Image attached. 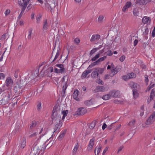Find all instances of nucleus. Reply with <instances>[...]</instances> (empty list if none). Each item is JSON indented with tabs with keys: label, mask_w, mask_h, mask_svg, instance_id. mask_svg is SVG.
I'll return each mask as SVG.
<instances>
[{
	"label": "nucleus",
	"mask_w": 155,
	"mask_h": 155,
	"mask_svg": "<svg viewBox=\"0 0 155 155\" xmlns=\"http://www.w3.org/2000/svg\"><path fill=\"white\" fill-rule=\"evenodd\" d=\"M30 1V0H18V3L21 8V13L18 18V19L21 18Z\"/></svg>",
	"instance_id": "f257e3e1"
},
{
	"label": "nucleus",
	"mask_w": 155,
	"mask_h": 155,
	"mask_svg": "<svg viewBox=\"0 0 155 155\" xmlns=\"http://www.w3.org/2000/svg\"><path fill=\"white\" fill-rule=\"evenodd\" d=\"M22 87V84L20 82L14 87V91L15 95H19L21 94L22 90H21V89Z\"/></svg>",
	"instance_id": "f03ea898"
},
{
	"label": "nucleus",
	"mask_w": 155,
	"mask_h": 155,
	"mask_svg": "<svg viewBox=\"0 0 155 155\" xmlns=\"http://www.w3.org/2000/svg\"><path fill=\"white\" fill-rule=\"evenodd\" d=\"M34 145H35L33 147L38 152H39V153L41 151L44 150L45 149V146L44 145V143L38 142L36 144H35V143Z\"/></svg>",
	"instance_id": "7ed1b4c3"
},
{
	"label": "nucleus",
	"mask_w": 155,
	"mask_h": 155,
	"mask_svg": "<svg viewBox=\"0 0 155 155\" xmlns=\"http://www.w3.org/2000/svg\"><path fill=\"white\" fill-rule=\"evenodd\" d=\"M58 107V105H56L53 107L51 117L52 119L53 120H56L59 117V116L57 114Z\"/></svg>",
	"instance_id": "20e7f679"
},
{
	"label": "nucleus",
	"mask_w": 155,
	"mask_h": 155,
	"mask_svg": "<svg viewBox=\"0 0 155 155\" xmlns=\"http://www.w3.org/2000/svg\"><path fill=\"white\" fill-rule=\"evenodd\" d=\"M155 120V112L153 113L148 119L147 120L145 123L147 125L152 124Z\"/></svg>",
	"instance_id": "39448f33"
},
{
	"label": "nucleus",
	"mask_w": 155,
	"mask_h": 155,
	"mask_svg": "<svg viewBox=\"0 0 155 155\" xmlns=\"http://www.w3.org/2000/svg\"><path fill=\"white\" fill-rule=\"evenodd\" d=\"M87 112V110L84 107L78 108L75 112V114L78 115H82Z\"/></svg>",
	"instance_id": "423d86ee"
},
{
	"label": "nucleus",
	"mask_w": 155,
	"mask_h": 155,
	"mask_svg": "<svg viewBox=\"0 0 155 155\" xmlns=\"http://www.w3.org/2000/svg\"><path fill=\"white\" fill-rule=\"evenodd\" d=\"M111 96L114 97H118L120 96V91L113 90L110 91Z\"/></svg>",
	"instance_id": "0eeeda50"
},
{
	"label": "nucleus",
	"mask_w": 155,
	"mask_h": 155,
	"mask_svg": "<svg viewBox=\"0 0 155 155\" xmlns=\"http://www.w3.org/2000/svg\"><path fill=\"white\" fill-rule=\"evenodd\" d=\"M53 71V68L52 67H50L48 68L45 71V76L51 77L52 76L51 72Z\"/></svg>",
	"instance_id": "6e6552de"
},
{
	"label": "nucleus",
	"mask_w": 155,
	"mask_h": 155,
	"mask_svg": "<svg viewBox=\"0 0 155 155\" xmlns=\"http://www.w3.org/2000/svg\"><path fill=\"white\" fill-rule=\"evenodd\" d=\"M105 90V87L103 86H97L96 88L92 90L93 93H96L99 92L104 91Z\"/></svg>",
	"instance_id": "1a4fd4ad"
},
{
	"label": "nucleus",
	"mask_w": 155,
	"mask_h": 155,
	"mask_svg": "<svg viewBox=\"0 0 155 155\" xmlns=\"http://www.w3.org/2000/svg\"><path fill=\"white\" fill-rule=\"evenodd\" d=\"M136 77V75L133 72L129 73L127 75L123 76V79L125 80L130 78H135Z\"/></svg>",
	"instance_id": "9d476101"
},
{
	"label": "nucleus",
	"mask_w": 155,
	"mask_h": 155,
	"mask_svg": "<svg viewBox=\"0 0 155 155\" xmlns=\"http://www.w3.org/2000/svg\"><path fill=\"white\" fill-rule=\"evenodd\" d=\"M120 67V65H118L116 66L114 68L111 69V71L113 74L111 76H114V75L117 74L119 71H120L121 69Z\"/></svg>",
	"instance_id": "9b49d317"
},
{
	"label": "nucleus",
	"mask_w": 155,
	"mask_h": 155,
	"mask_svg": "<svg viewBox=\"0 0 155 155\" xmlns=\"http://www.w3.org/2000/svg\"><path fill=\"white\" fill-rule=\"evenodd\" d=\"M100 38V36L98 34L93 35L90 39V41L91 42L97 41Z\"/></svg>",
	"instance_id": "f8f14e48"
},
{
	"label": "nucleus",
	"mask_w": 155,
	"mask_h": 155,
	"mask_svg": "<svg viewBox=\"0 0 155 155\" xmlns=\"http://www.w3.org/2000/svg\"><path fill=\"white\" fill-rule=\"evenodd\" d=\"M155 90L154 89H153L151 91L150 93V99H148L147 101V103L149 104L151 101L153 100V98L155 96Z\"/></svg>",
	"instance_id": "ddd939ff"
},
{
	"label": "nucleus",
	"mask_w": 155,
	"mask_h": 155,
	"mask_svg": "<svg viewBox=\"0 0 155 155\" xmlns=\"http://www.w3.org/2000/svg\"><path fill=\"white\" fill-rule=\"evenodd\" d=\"M13 80L10 77L7 78L5 81L6 85L8 87H11L13 84Z\"/></svg>",
	"instance_id": "4468645a"
},
{
	"label": "nucleus",
	"mask_w": 155,
	"mask_h": 155,
	"mask_svg": "<svg viewBox=\"0 0 155 155\" xmlns=\"http://www.w3.org/2000/svg\"><path fill=\"white\" fill-rule=\"evenodd\" d=\"M94 138L91 139L89 142L87 150L88 151L91 150L93 147L94 144Z\"/></svg>",
	"instance_id": "2eb2a0df"
},
{
	"label": "nucleus",
	"mask_w": 155,
	"mask_h": 155,
	"mask_svg": "<svg viewBox=\"0 0 155 155\" xmlns=\"http://www.w3.org/2000/svg\"><path fill=\"white\" fill-rule=\"evenodd\" d=\"M20 144L21 147L22 148H24L25 147L26 145V141L25 137H23L21 138Z\"/></svg>",
	"instance_id": "dca6fc26"
},
{
	"label": "nucleus",
	"mask_w": 155,
	"mask_h": 155,
	"mask_svg": "<svg viewBox=\"0 0 155 155\" xmlns=\"http://www.w3.org/2000/svg\"><path fill=\"white\" fill-rule=\"evenodd\" d=\"M132 5L131 2H126L125 5L123 7L122 11L123 12H125L127 9L130 8Z\"/></svg>",
	"instance_id": "f3484780"
},
{
	"label": "nucleus",
	"mask_w": 155,
	"mask_h": 155,
	"mask_svg": "<svg viewBox=\"0 0 155 155\" xmlns=\"http://www.w3.org/2000/svg\"><path fill=\"white\" fill-rule=\"evenodd\" d=\"M79 93V91L78 90H76L74 91L73 94V98L78 101H80V98L78 97Z\"/></svg>",
	"instance_id": "a211bd4d"
},
{
	"label": "nucleus",
	"mask_w": 155,
	"mask_h": 155,
	"mask_svg": "<svg viewBox=\"0 0 155 155\" xmlns=\"http://www.w3.org/2000/svg\"><path fill=\"white\" fill-rule=\"evenodd\" d=\"M150 1L151 0H137L136 3H139L140 5H144L146 4Z\"/></svg>",
	"instance_id": "6ab92c4d"
},
{
	"label": "nucleus",
	"mask_w": 155,
	"mask_h": 155,
	"mask_svg": "<svg viewBox=\"0 0 155 155\" xmlns=\"http://www.w3.org/2000/svg\"><path fill=\"white\" fill-rule=\"evenodd\" d=\"M39 153V152H38L33 147H32L31 152L29 155H38Z\"/></svg>",
	"instance_id": "aec40b11"
},
{
	"label": "nucleus",
	"mask_w": 155,
	"mask_h": 155,
	"mask_svg": "<svg viewBox=\"0 0 155 155\" xmlns=\"http://www.w3.org/2000/svg\"><path fill=\"white\" fill-rule=\"evenodd\" d=\"M150 18L147 16H145L142 18V22L144 24L148 23V22L150 23Z\"/></svg>",
	"instance_id": "412c9836"
},
{
	"label": "nucleus",
	"mask_w": 155,
	"mask_h": 155,
	"mask_svg": "<svg viewBox=\"0 0 155 155\" xmlns=\"http://www.w3.org/2000/svg\"><path fill=\"white\" fill-rule=\"evenodd\" d=\"M37 124V123L35 121H32L31 124H30V130L32 131L36 127Z\"/></svg>",
	"instance_id": "4be33fe9"
},
{
	"label": "nucleus",
	"mask_w": 155,
	"mask_h": 155,
	"mask_svg": "<svg viewBox=\"0 0 155 155\" xmlns=\"http://www.w3.org/2000/svg\"><path fill=\"white\" fill-rule=\"evenodd\" d=\"M129 85L131 88H133V89H136L138 85L137 84L133 81L130 82Z\"/></svg>",
	"instance_id": "5701e85b"
},
{
	"label": "nucleus",
	"mask_w": 155,
	"mask_h": 155,
	"mask_svg": "<svg viewBox=\"0 0 155 155\" xmlns=\"http://www.w3.org/2000/svg\"><path fill=\"white\" fill-rule=\"evenodd\" d=\"M48 24L47 19L43 21V31H46L48 29Z\"/></svg>",
	"instance_id": "b1692460"
},
{
	"label": "nucleus",
	"mask_w": 155,
	"mask_h": 155,
	"mask_svg": "<svg viewBox=\"0 0 155 155\" xmlns=\"http://www.w3.org/2000/svg\"><path fill=\"white\" fill-rule=\"evenodd\" d=\"M98 72L95 70L93 71L91 73V76L93 78H98Z\"/></svg>",
	"instance_id": "393cba45"
},
{
	"label": "nucleus",
	"mask_w": 155,
	"mask_h": 155,
	"mask_svg": "<svg viewBox=\"0 0 155 155\" xmlns=\"http://www.w3.org/2000/svg\"><path fill=\"white\" fill-rule=\"evenodd\" d=\"M153 83L152 82H151L149 85L147 89L146 90V91H149L150 90L155 86V84L153 83Z\"/></svg>",
	"instance_id": "a878e982"
},
{
	"label": "nucleus",
	"mask_w": 155,
	"mask_h": 155,
	"mask_svg": "<svg viewBox=\"0 0 155 155\" xmlns=\"http://www.w3.org/2000/svg\"><path fill=\"white\" fill-rule=\"evenodd\" d=\"M79 146L78 145V143H77L75 145L73 150L72 153L73 154L75 155L77 153V150Z\"/></svg>",
	"instance_id": "bb28decb"
},
{
	"label": "nucleus",
	"mask_w": 155,
	"mask_h": 155,
	"mask_svg": "<svg viewBox=\"0 0 155 155\" xmlns=\"http://www.w3.org/2000/svg\"><path fill=\"white\" fill-rule=\"evenodd\" d=\"M101 145H99V146H97L95 148V150H94V153H95V155H96V150H97V155H98V154L100 152V150H101Z\"/></svg>",
	"instance_id": "cd10ccee"
},
{
	"label": "nucleus",
	"mask_w": 155,
	"mask_h": 155,
	"mask_svg": "<svg viewBox=\"0 0 155 155\" xmlns=\"http://www.w3.org/2000/svg\"><path fill=\"white\" fill-rule=\"evenodd\" d=\"M135 123V119H133L127 125L130 127H133Z\"/></svg>",
	"instance_id": "c85d7f7f"
},
{
	"label": "nucleus",
	"mask_w": 155,
	"mask_h": 155,
	"mask_svg": "<svg viewBox=\"0 0 155 155\" xmlns=\"http://www.w3.org/2000/svg\"><path fill=\"white\" fill-rule=\"evenodd\" d=\"M111 95L110 93H109V94H105L102 97V98L105 100H107L109 99Z\"/></svg>",
	"instance_id": "c756f323"
},
{
	"label": "nucleus",
	"mask_w": 155,
	"mask_h": 155,
	"mask_svg": "<svg viewBox=\"0 0 155 155\" xmlns=\"http://www.w3.org/2000/svg\"><path fill=\"white\" fill-rule=\"evenodd\" d=\"M95 70L97 71L98 73V74H102L104 71V69L103 68H95L94 69Z\"/></svg>",
	"instance_id": "7c9ffc66"
},
{
	"label": "nucleus",
	"mask_w": 155,
	"mask_h": 155,
	"mask_svg": "<svg viewBox=\"0 0 155 155\" xmlns=\"http://www.w3.org/2000/svg\"><path fill=\"white\" fill-rule=\"evenodd\" d=\"M68 110H64L62 111L61 113L63 115L62 119L64 120L65 117L68 114Z\"/></svg>",
	"instance_id": "2f4dec72"
},
{
	"label": "nucleus",
	"mask_w": 155,
	"mask_h": 155,
	"mask_svg": "<svg viewBox=\"0 0 155 155\" xmlns=\"http://www.w3.org/2000/svg\"><path fill=\"white\" fill-rule=\"evenodd\" d=\"M66 132V130H64L63 132H62L60 134V135L58 137V139L59 140L61 138H63L65 135Z\"/></svg>",
	"instance_id": "473e14b6"
},
{
	"label": "nucleus",
	"mask_w": 155,
	"mask_h": 155,
	"mask_svg": "<svg viewBox=\"0 0 155 155\" xmlns=\"http://www.w3.org/2000/svg\"><path fill=\"white\" fill-rule=\"evenodd\" d=\"M133 94L134 97L136 98L138 97L139 95L138 91L136 89L133 90Z\"/></svg>",
	"instance_id": "72a5a7b5"
},
{
	"label": "nucleus",
	"mask_w": 155,
	"mask_h": 155,
	"mask_svg": "<svg viewBox=\"0 0 155 155\" xmlns=\"http://www.w3.org/2000/svg\"><path fill=\"white\" fill-rule=\"evenodd\" d=\"M20 130V127L19 125L16 126L15 129L12 132V134H15L16 133L18 132Z\"/></svg>",
	"instance_id": "f704fd0d"
},
{
	"label": "nucleus",
	"mask_w": 155,
	"mask_h": 155,
	"mask_svg": "<svg viewBox=\"0 0 155 155\" xmlns=\"http://www.w3.org/2000/svg\"><path fill=\"white\" fill-rule=\"evenodd\" d=\"M96 121L95 120L93 121L91 124L89 126L90 128L91 129H93L95 126L96 124Z\"/></svg>",
	"instance_id": "c9c22d12"
},
{
	"label": "nucleus",
	"mask_w": 155,
	"mask_h": 155,
	"mask_svg": "<svg viewBox=\"0 0 155 155\" xmlns=\"http://www.w3.org/2000/svg\"><path fill=\"white\" fill-rule=\"evenodd\" d=\"M60 52L59 51V50H58L57 51L56 53V55L54 58V60H53L52 62H53L54 61L56 60V59L58 58L60 54Z\"/></svg>",
	"instance_id": "e433bc0d"
},
{
	"label": "nucleus",
	"mask_w": 155,
	"mask_h": 155,
	"mask_svg": "<svg viewBox=\"0 0 155 155\" xmlns=\"http://www.w3.org/2000/svg\"><path fill=\"white\" fill-rule=\"evenodd\" d=\"M104 17L103 15H100L98 17V21L99 23H101L103 21Z\"/></svg>",
	"instance_id": "4c0bfd02"
},
{
	"label": "nucleus",
	"mask_w": 155,
	"mask_h": 155,
	"mask_svg": "<svg viewBox=\"0 0 155 155\" xmlns=\"http://www.w3.org/2000/svg\"><path fill=\"white\" fill-rule=\"evenodd\" d=\"M67 86H68L67 85V83H65L64 85L63 86L62 94V93H63L64 94L66 89L67 87Z\"/></svg>",
	"instance_id": "58836bf2"
},
{
	"label": "nucleus",
	"mask_w": 155,
	"mask_h": 155,
	"mask_svg": "<svg viewBox=\"0 0 155 155\" xmlns=\"http://www.w3.org/2000/svg\"><path fill=\"white\" fill-rule=\"evenodd\" d=\"M100 55V54H97L95 55V56L93 58L91 59V60L93 61H95L99 57Z\"/></svg>",
	"instance_id": "ea45409f"
},
{
	"label": "nucleus",
	"mask_w": 155,
	"mask_h": 155,
	"mask_svg": "<svg viewBox=\"0 0 155 155\" xmlns=\"http://www.w3.org/2000/svg\"><path fill=\"white\" fill-rule=\"evenodd\" d=\"M133 14L134 16H137L138 14H139V12L138 11V9L137 8H135L134 9L133 11Z\"/></svg>",
	"instance_id": "a19ab883"
},
{
	"label": "nucleus",
	"mask_w": 155,
	"mask_h": 155,
	"mask_svg": "<svg viewBox=\"0 0 155 155\" xmlns=\"http://www.w3.org/2000/svg\"><path fill=\"white\" fill-rule=\"evenodd\" d=\"M32 29L31 28H30L29 30L28 31V39H30L31 38V35L32 34Z\"/></svg>",
	"instance_id": "79ce46f5"
},
{
	"label": "nucleus",
	"mask_w": 155,
	"mask_h": 155,
	"mask_svg": "<svg viewBox=\"0 0 155 155\" xmlns=\"http://www.w3.org/2000/svg\"><path fill=\"white\" fill-rule=\"evenodd\" d=\"M59 71L60 73L61 74L65 72V69L64 68V65L63 67H61L60 68V69H59Z\"/></svg>",
	"instance_id": "37998d69"
},
{
	"label": "nucleus",
	"mask_w": 155,
	"mask_h": 155,
	"mask_svg": "<svg viewBox=\"0 0 155 155\" xmlns=\"http://www.w3.org/2000/svg\"><path fill=\"white\" fill-rule=\"evenodd\" d=\"M98 49L97 48H94L92 49L90 51V55H92L95 52H96L97 50Z\"/></svg>",
	"instance_id": "c03bdc74"
},
{
	"label": "nucleus",
	"mask_w": 155,
	"mask_h": 155,
	"mask_svg": "<svg viewBox=\"0 0 155 155\" xmlns=\"http://www.w3.org/2000/svg\"><path fill=\"white\" fill-rule=\"evenodd\" d=\"M7 35L8 34L6 33L4 34L1 36V40H5L6 38Z\"/></svg>",
	"instance_id": "a18cd8bd"
},
{
	"label": "nucleus",
	"mask_w": 155,
	"mask_h": 155,
	"mask_svg": "<svg viewBox=\"0 0 155 155\" xmlns=\"http://www.w3.org/2000/svg\"><path fill=\"white\" fill-rule=\"evenodd\" d=\"M107 58V57L106 56H104L101 58L97 60L99 63H100V62L102 61H103L105 59H106Z\"/></svg>",
	"instance_id": "49530a36"
},
{
	"label": "nucleus",
	"mask_w": 155,
	"mask_h": 155,
	"mask_svg": "<svg viewBox=\"0 0 155 155\" xmlns=\"http://www.w3.org/2000/svg\"><path fill=\"white\" fill-rule=\"evenodd\" d=\"M91 100H87L85 101L84 103V104L87 106H89L91 105L92 104V102L91 101Z\"/></svg>",
	"instance_id": "de8ad7c7"
},
{
	"label": "nucleus",
	"mask_w": 155,
	"mask_h": 155,
	"mask_svg": "<svg viewBox=\"0 0 155 155\" xmlns=\"http://www.w3.org/2000/svg\"><path fill=\"white\" fill-rule=\"evenodd\" d=\"M20 73V71L19 70H17L15 71V72L14 74V76L15 77L17 78L18 77V74Z\"/></svg>",
	"instance_id": "09e8293b"
},
{
	"label": "nucleus",
	"mask_w": 155,
	"mask_h": 155,
	"mask_svg": "<svg viewBox=\"0 0 155 155\" xmlns=\"http://www.w3.org/2000/svg\"><path fill=\"white\" fill-rule=\"evenodd\" d=\"M88 74H87V72L86 71H85L81 75V78H85L86 77L87 75Z\"/></svg>",
	"instance_id": "8fccbe9b"
},
{
	"label": "nucleus",
	"mask_w": 155,
	"mask_h": 155,
	"mask_svg": "<svg viewBox=\"0 0 155 155\" xmlns=\"http://www.w3.org/2000/svg\"><path fill=\"white\" fill-rule=\"evenodd\" d=\"M148 76L147 75H145V81L146 83V85H147L148 84V82H149V79L148 78Z\"/></svg>",
	"instance_id": "3c124183"
},
{
	"label": "nucleus",
	"mask_w": 155,
	"mask_h": 155,
	"mask_svg": "<svg viewBox=\"0 0 155 155\" xmlns=\"http://www.w3.org/2000/svg\"><path fill=\"white\" fill-rule=\"evenodd\" d=\"M5 74L2 73H0V80H3L5 78Z\"/></svg>",
	"instance_id": "603ef678"
},
{
	"label": "nucleus",
	"mask_w": 155,
	"mask_h": 155,
	"mask_svg": "<svg viewBox=\"0 0 155 155\" xmlns=\"http://www.w3.org/2000/svg\"><path fill=\"white\" fill-rule=\"evenodd\" d=\"M45 71L43 69L40 72V74L41 76L42 77H43L44 76H45Z\"/></svg>",
	"instance_id": "864d4df0"
},
{
	"label": "nucleus",
	"mask_w": 155,
	"mask_h": 155,
	"mask_svg": "<svg viewBox=\"0 0 155 155\" xmlns=\"http://www.w3.org/2000/svg\"><path fill=\"white\" fill-rule=\"evenodd\" d=\"M60 128V127H59L58 125L56 124L55 126L54 132H55L57 130L58 131Z\"/></svg>",
	"instance_id": "5fc2aeb1"
},
{
	"label": "nucleus",
	"mask_w": 155,
	"mask_h": 155,
	"mask_svg": "<svg viewBox=\"0 0 155 155\" xmlns=\"http://www.w3.org/2000/svg\"><path fill=\"white\" fill-rule=\"evenodd\" d=\"M106 53V55L108 56H111L113 54V53L111 50H109L107 51Z\"/></svg>",
	"instance_id": "6e6d98bb"
},
{
	"label": "nucleus",
	"mask_w": 155,
	"mask_h": 155,
	"mask_svg": "<svg viewBox=\"0 0 155 155\" xmlns=\"http://www.w3.org/2000/svg\"><path fill=\"white\" fill-rule=\"evenodd\" d=\"M41 102H39L38 104L37 105V110H38V111L40 110V109H41Z\"/></svg>",
	"instance_id": "4d7b16f0"
},
{
	"label": "nucleus",
	"mask_w": 155,
	"mask_h": 155,
	"mask_svg": "<svg viewBox=\"0 0 155 155\" xmlns=\"http://www.w3.org/2000/svg\"><path fill=\"white\" fill-rule=\"evenodd\" d=\"M125 58V55H122L119 58V60L121 62H123Z\"/></svg>",
	"instance_id": "13d9d810"
},
{
	"label": "nucleus",
	"mask_w": 155,
	"mask_h": 155,
	"mask_svg": "<svg viewBox=\"0 0 155 155\" xmlns=\"http://www.w3.org/2000/svg\"><path fill=\"white\" fill-rule=\"evenodd\" d=\"M80 39L78 38H76L74 40V42L77 44H79L80 43Z\"/></svg>",
	"instance_id": "bf43d9fd"
},
{
	"label": "nucleus",
	"mask_w": 155,
	"mask_h": 155,
	"mask_svg": "<svg viewBox=\"0 0 155 155\" xmlns=\"http://www.w3.org/2000/svg\"><path fill=\"white\" fill-rule=\"evenodd\" d=\"M41 15H40L39 17H37V22L38 23H39L40 20L41 18Z\"/></svg>",
	"instance_id": "052dcab7"
},
{
	"label": "nucleus",
	"mask_w": 155,
	"mask_h": 155,
	"mask_svg": "<svg viewBox=\"0 0 155 155\" xmlns=\"http://www.w3.org/2000/svg\"><path fill=\"white\" fill-rule=\"evenodd\" d=\"M32 5L31 4H29L27 8V10L28 11H29L32 8Z\"/></svg>",
	"instance_id": "680f3d73"
},
{
	"label": "nucleus",
	"mask_w": 155,
	"mask_h": 155,
	"mask_svg": "<svg viewBox=\"0 0 155 155\" xmlns=\"http://www.w3.org/2000/svg\"><path fill=\"white\" fill-rule=\"evenodd\" d=\"M37 134H38V133H37V132H35L34 133L31 134V135H30L29 136V137H35L36 135H37Z\"/></svg>",
	"instance_id": "e2e57ef3"
},
{
	"label": "nucleus",
	"mask_w": 155,
	"mask_h": 155,
	"mask_svg": "<svg viewBox=\"0 0 155 155\" xmlns=\"http://www.w3.org/2000/svg\"><path fill=\"white\" fill-rule=\"evenodd\" d=\"M92 64L93 65V66H94L97 65L98 64H99V62H98L97 60L96 61L94 62L93 63H92Z\"/></svg>",
	"instance_id": "0e129e2a"
},
{
	"label": "nucleus",
	"mask_w": 155,
	"mask_h": 155,
	"mask_svg": "<svg viewBox=\"0 0 155 155\" xmlns=\"http://www.w3.org/2000/svg\"><path fill=\"white\" fill-rule=\"evenodd\" d=\"M152 35L153 37L155 36V27H154L152 33Z\"/></svg>",
	"instance_id": "69168bd1"
},
{
	"label": "nucleus",
	"mask_w": 155,
	"mask_h": 155,
	"mask_svg": "<svg viewBox=\"0 0 155 155\" xmlns=\"http://www.w3.org/2000/svg\"><path fill=\"white\" fill-rule=\"evenodd\" d=\"M97 83L98 84H104V83L103 82L102 80H101V79H99L98 80V81H97Z\"/></svg>",
	"instance_id": "338daca9"
},
{
	"label": "nucleus",
	"mask_w": 155,
	"mask_h": 155,
	"mask_svg": "<svg viewBox=\"0 0 155 155\" xmlns=\"http://www.w3.org/2000/svg\"><path fill=\"white\" fill-rule=\"evenodd\" d=\"M10 11L9 10L7 9L5 12V15H7L10 13Z\"/></svg>",
	"instance_id": "774afa93"
}]
</instances>
